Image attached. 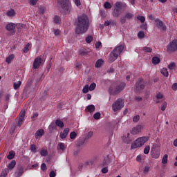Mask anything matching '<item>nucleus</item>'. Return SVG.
<instances>
[{"mask_svg": "<svg viewBox=\"0 0 177 177\" xmlns=\"http://www.w3.org/2000/svg\"><path fill=\"white\" fill-rule=\"evenodd\" d=\"M82 64L81 63H77L75 65V70H80Z\"/></svg>", "mask_w": 177, "mask_h": 177, "instance_id": "56", "label": "nucleus"}, {"mask_svg": "<svg viewBox=\"0 0 177 177\" xmlns=\"http://www.w3.org/2000/svg\"><path fill=\"white\" fill-rule=\"evenodd\" d=\"M28 48H30V44H28L25 46V47L24 48V53H27V52H28V50H29Z\"/></svg>", "mask_w": 177, "mask_h": 177, "instance_id": "49", "label": "nucleus"}, {"mask_svg": "<svg viewBox=\"0 0 177 177\" xmlns=\"http://www.w3.org/2000/svg\"><path fill=\"white\" fill-rule=\"evenodd\" d=\"M95 105L91 104L87 106V107L86 108V111H87V113H93L95 111Z\"/></svg>", "mask_w": 177, "mask_h": 177, "instance_id": "19", "label": "nucleus"}, {"mask_svg": "<svg viewBox=\"0 0 177 177\" xmlns=\"http://www.w3.org/2000/svg\"><path fill=\"white\" fill-rule=\"evenodd\" d=\"M39 0H30V3L32 6L37 5V2H38Z\"/></svg>", "mask_w": 177, "mask_h": 177, "instance_id": "54", "label": "nucleus"}, {"mask_svg": "<svg viewBox=\"0 0 177 177\" xmlns=\"http://www.w3.org/2000/svg\"><path fill=\"white\" fill-rule=\"evenodd\" d=\"M122 8H127V3L118 1L114 5V10L112 12L113 17H118L122 13Z\"/></svg>", "mask_w": 177, "mask_h": 177, "instance_id": "4", "label": "nucleus"}, {"mask_svg": "<svg viewBox=\"0 0 177 177\" xmlns=\"http://www.w3.org/2000/svg\"><path fill=\"white\" fill-rule=\"evenodd\" d=\"M143 124H137L136 127H133L131 130V133L132 135H139L143 131Z\"/></svg>", "mask_w": 177, "mask_h": 177, "instance_id": "9", "label": "nucleus"}, {"mask_svg": "<svg viewBox=\"0 0 177 177\" xmlns=\"http://www.w3.org/2000/svg\"><path fill=\"white\" fill-rule=\"evenodd\" d=\"M40 154L41 156H42V157H46V156H48V150L41 149Z\"/></svg>", "mask_w": 177, "mask_h": 177, "instance_id": "35", "label": "nucleus"}, {"mask_svg": "<svg viewBox=\"0 0 177 177\" xmlns=\"http://www.w3.org/2000/svg\"><path fill=\"white\" fill-rule=\"evenodd\" d=\"M154 24L156 27L160 29V31H165V30H167V26L164 24L162 21L159 19H155Z\"/></svg>", "mask_w": 177, "mask_h": 177, "instance_id": "10", "label": "nucleus"}, {"mask_svg": "<svg viewBox=\"0 0 177 177\" xmlns=\"http://www.w3.org/2000/svg\"><path fill=\"white\" fill-rule=\"evenodd\" d=\"M15 15L16 12H15V10L13 9L9 10L6 13V15L8 16V17H13Z\"/></svg>", "mask_w": 177, "mask_h": 177, "instance_id": "21", "label": "nucleus"}, {"mask_svg": "<svg viewBox=\"0 0 177 177\" xmlns=\"http://www.w3.org/2000/svg\"><path fill=\"white\" fill-rule=\"evenodd\" d=\"M95 161H96V158H94L93 159H91L90 160L86 162V165H93V162H95Z\"/></svg>", "mask_w": 177, "mask_h": 177, "instance_id": "40", "label": "nucleus"}, {"mask_svg": "<svg viewBox=\"0 0 177 177\" xmlns=\"http://www.w3.org/2000/svg\"><path fill=\"white\" fill-rule=\"evenodd\" d=\"M17 25L14 23H10L6 26V30L10 31V32H15V30L16 29V26Z\"/></svg>", "mask_w": 177, "mask_h": 177, "instance_id": "13", "label": "nucleus"}, {"mask_svg": "<svg viewBox=\"0 0 177 177\" xmlns=\"http://www.w3.org/2000/svg\"><path fill=\"white\" fill-rule=\"evenodd\" d=\"M124 50V44H118L115 48L111 51L109 57V62L113 63L118 59V56L121 55Z\"/></svg>", "mask_w": 177, "mask_h": 177, "instance_id": "2", "label": "nucleus"}, {"mask_svg": "<svg viewBox=\"0 0 177 177\" xmlns=\"http://www.w3.org/2000/svg\"><path fill=\"white\" fill-rule=\"evenodd\" d=\"M171 88L173 91H177V83H174L171 86Z\"/></svg>", "mask_w": 177, "mask_h": 177, "instance_id": "59", "label": "nucleus"}, {"mask_svg": "<svg viewBox=\"0 0 177 177\" xmlns=\"http://www.w3.org/2000/svg\"><path fill=\"white\" fill-rule=\"evenodd\" d=\"M162 164H168V154H165L162 158Z\"/></svg>", "mask_w": 177, "mask_h": 177, "instance_id": "28", "label": "nucleus"}, {"mask_svg": "<svg viewBox=\"0 0 177 177\" xmlns=\"http://www.w3.org/2000/svg\"><path fill=\"white\" fill-rule=\"evenodd\" d=\"M150 171V167L149 166H145L144 169V174H147Z\"/></svg>", "mask_w": 177, "mask_h": 177, "instance_id": "57", "label": "nucleus"}, {"mask_svg": "<svg viewBox=\"0 0 177 177\" xmlns=\"http://www.w3.org/2000/svg\"><path fill=\"white\" fill-rule=\"evenodd\" d=\"M30 150L33 153H36V151H37V147L35 145H31Z\"/></svg>", "mask_w": 177, "mask_h": 177, "instance_id": "53", "label": "nucleus"}, {"mask_svg": "<svg viewBox=\"0 0 177 177\" xmlns=\"http://www.w3.org/2000/svg\"><path fill=\"white\" fill-rule=\"evenodd\" d=\"M125 88V83L124 82H115L113 83L109 88V93L110 95H118Z\"/></svg>", "mask_w": 177, "mask_h": 177, "instance_id": "3", "label": "nucleus"}, {"mask_svg": "<svg viewBox=\"0 0 177 177\" xmlns=\"http://www.w3.org/2000/svg\"><path fill=\"white\" fill-rule=\"evenodd\" d=\"M164 97V95L161 93H158L156 94V99H162Z\"/></svg>", "mask_w": 177, "mask_h": 177, "instance_id": "52", "label": "nucleus"}, {"mask_svg": "<svg viewBox=\"0 0 177 177\" xmlns=\"http://www.w3.org/2000/svg\"><path fill=\"white\" fill-rule=\"evenodd\" d=\"M55 124L57 127H59V128H63V127H64V124L63 123V122L60 120H57L55 122Z\"/></svg>", "mask_w": 177, "mask_h": 177, "instance_id": "29", "label": "nucleus"}, {"mask_svg": "<svg viewBox=\"0 0 177 177\" xmlns=\"http://www.w3.org/2000/svg\"><path fill=\"white\" fill-rule=\"evenodd\" d=\"M150 153V146L147 145L144 149V153L149 154Z\"/></svg>", "mask_w": 177, "mask_h": 177, "instance_id": "38", "label": "nucleus"}, {"mask_svg": "<svg viewBox=\"0 0 177 177\" xmlns=\"http://www.w3.org/2000/svg\"><path fill=\"white\" fill-rule=\"evenodd\" d=\"M89 28V19L86 15H82L78 17L77 27H76V34H85Z\"/></svg>", "mask_w": 177, "mask_h": 177, "instance_id": "1", "label": "nucleus"}, {"mask_svg": "<svg viewBox=\"0 0 177 177\" xmlns=\"http://www.w3.org/2000/svg\"><path fill=\"white\" fill-rule=\"evenodd\" d=\"M126 19H127L128 20H130V19H132V17H133V14L131 13V12H127L125 15Z\"/></svg>", "mask_w": 177, "mask_h": 177, "instance_id": "37", "label": "nucleus"}, {"mask_svg": "<svg viewBox=\"0 0 177 177\" xmlns=\"http://www.w3.org/2000/svg\"><path fill=\"white\" fill-rule=\"evenodd\" d=\"M143 50L147 53H151V52H153V49H151L150 47H144Z\"/></svg>", "mask_w": 177, "mask_h": 177, "instance_id": "34", "label": "nucleus"}, {"mask_svg": "<svg viewBox=\"0 0 177 177\" xmlns=\"http://www.w3.org/2000/svg\"><path fill=\"white\" fill-rule=\"evenodd\" d=\"M41 63H42V58H41V57H37L33 62V68H39Z\"/></svg>", "mask_w": 177, "mask_h": 177, "instance_id": "12", "label": "nucleus"}, {"mask_svg": "<svg viewBox=\"0 0 177 177\" xmlns=\"http://www.w3.org/2000/svg\"><path fill=\"white\" fill-rule=\"evenodd\" d=\"M122 140L124 143L129 145L132 142V138H131V134L127 133L124 136L122 137Z\"/></svg>", "mask_w": 177, "mask_h": 177, "instance_id": "14", "label": "nucleus"}, {"mask_svg": "<svg viewBox=\"0 0 177 177\" xmlns=\"http://www.w3.org/2000/svg\"><path fill=\"white\" fill-rule=\"evenodd\" d=\"M104 63V61L102 59H98L96 63H95V67L97 68H99V67H101L102 66V64H103Z\"/></svg>", "mask_w": 177, "mask_h": 177, "instance_id": "27", "label": "nucleus"}, {"mask_svg": "<svg viewBox=\"0 0 177 177\" xmlns=\"http://www.w3.org/2000/svg\"><path fill=\"white\" fill-rule=\"evenodd\" d=\"M21 85V82L20 81L15 82L14 83V89H19V88H20Z\"/></svg>", "mask_w": 177, "mask_h": 177, "instance_id": "32", "label": "nucleus"}, {"mask_svg": "<svg viewBox=\"0 0 177 177\" xmlns=\"http://www.w3.org/2000/svg\"><path fill=\"white\" fill-rule=\"evenodd\" d=\"M24 117H26V111H22L19 116V120H18V124L17 126L18 127H21V125L23 124V121H24Z\"/></svg>", "mask_w": 177, "mask_h": 177, "instance_id": "11", "label": "nucleus"}, {"mask_svg": "<svg viewBox=\"0 0 177 177\" xmlns=\"http://www.w3.org/2000/svg\"><path fill=\"white\" fill-rule=\"evenodd\" d=\"M50 177H55V176H56V173H55V171H51L50 172Z\"/></svg>", "mask_w": 177, "mask_h": 177, "instance_id": "64", "label": "nucleus"}, {"mask_svg": "<svg viewBox=\"0 0 177 177\" xmlns=\"http://www.w3.org/2000/svg\"><path fill=\"white\" fill-rule=\"evenodd\" d=\"M176 66V64H175V62H172L168 65V68H169V70H174V68H175Z\"/></svg>", "mask_w": 177, "mask_h": 177, "instance_id": "36", "label": "nucleus"}, {"mask_svg": "<svg viewBox=\"0 0 177 177\" xmlns=\"http://www.w3.org/2000/svg\"><path fill=\"white\" fill-rule=\"evenodd\" d=\"M109 162H110V160H109V156H106L104 158V165H106L109 164Z\"/></svg>", "mask_w": 177, "mask_h": 177, "instance_id": "58", "label": "nucleus"}, {"mask_svg": "<svg viewBox=\"0 0 177 177\" xmlns=\"http://www.w3.org/2000/svg\"><path fill=\"white\" fill-rule=\"evenodd\" d=\"M138 37L140 38V39H142V38H145V32L143 31H140L138 33Z\"/></svg>", "mask_w": 177, "mask_h": 177, "instance_id": "39", "label": "nucleus"}, {"mask_svg": "<svg viewBox=\"0 0 177 177\" xmlns=\"http://www.w3.org/2000/svg\"><path fill=\"white\" fill-rule=\"evenodd\" d=\"M88 88L91 92H92V91H95V89H96V83H92L88 86Z\"/></svg>", "mask_w": 177, "mask_h": 177, "instance_id": "30", "label": "nucleus"}, {"mask_svg": "<svg viewBox=\"0 0 177 177\" xmlns=\"http://www.w3.org/2000/svg\"><path fill=\"white\" fill-rule=\"evenodd\" d=\"M149 141V137L142 136L137 138L135 142L131 144V149H138V147H142V146L145 145L146 142Z\"/></svg>", "mask_w": 177, "mask_h": 177, "instance_id": "6", "label": "nucleus"}, {"mask_svg": "<svg viewBox=\"0 0 177 177\" xmlns=\"http://www.w3.org/2000/svg\"><path fill=\"white\" fill-rule=\"evenodd\" d=\"M161 150L160 149H155L151 151V157L152 158H155L157 160V158H160V153Z\"/></svg>", "mask_w": 177, "mask_h": 177, "instance_id": "17", "label": "nucleus"}, {"mask_svg": "<svg viewBox=\"0 0 177 177\" xmlns=\"http://www.w3.org/2000/svg\"><path fill=\"white\" fill-rule=\"evenodd\" d=\"M167 106H168V104L167 103V102H163L160 106L162 111H165V109H167Z\"/></svg>", "mask_w": 177, "mask_h": 177, "instance_id": "33", "label": "nucleus"}, {"mask_svg": "<svg viewBox=\"0 0 177 177\" xmlns=\"http://www.w3.org/2000/svg\"><path fill=\"white\" fill-rule=\"evenodd\" d=\"M125 21H127V17H125V16L124 17H122L120 18V23L122 24H124Z\"/></svg>", "mask_w": 177, "mask_h": 177, "instance_id": "51", "label": "nucleus"}, {"mask_svg": "<svg viewBox=\"0 0 177 177\" xmlns=\"http://www.w3.org/2000/svg\"><path fill=\"white\" fill-rule=\"evenodd\" d=\"M140 120V116L139 115H136L133 118V122H138Z\"/></svg>", "mask_w": 177, "mask_h": 177, "instance_id": "46", "label": "nucleus"}, {"mask_svg": "<svg viewBox=\"0 0 177 177\" xmlns=\"http://www.w3.org/2000/svg\"><path fill=\"white\" fill-rule=\"evenodd\" d=\"M137 19L138 20H140V21H141L142 23H145V21H146V18H145V17L143 16H138Z\"/></svg>", "mask_w": 177, "mask_h": 177, "instance_id": "41", "label": "nucleus"}, {"mask_svg": "<svg viewBox=\"0 0 177 177\" xmlns=\"http://www.w3.org/2000/svg\"><path fill=\"white\" fill-rule=\"evenodd\" d=\"M61 5V8L62 9V13L64 15H70L71 13V3L68 0H62L61 1H58Z\"/></svg>", "mask_w": 177, "mask_h": 177, "instance_id": "5", "label": "nucleus"}, {"mask_svg": "<svg viewBox=\"0 0 177 177\" xmlns=\"http://www.w3.org/2000/svg\"><path fill=\"white\" fill-rule=\"evenodd\" d=\"M124 103H125V101H124L123 99L122 98L118 99L111 105L113 111H114V113H117V111H120V110L124 108Z\"/></svg>", "mask_w": 177, "mask_h": 177, "instance_id": "7", "label": "nucleus"}, {"mask_svg": "<svg viewBox=\"0 0 177 177\" xmlns=\"http://www.w3.org/2000/svg\"><path fill=\"white\" fill-rule=\"evenodd\" d=\"M66 144L63 142L58 143V149H59V150H62V151H64L66 150Z\"/></svg>", "mask_w": 177, "mask_h": 177, "instance_id": "22", "label": "nucleus"}, {"mask_svg": "<svg viewBox=\"0 0 177 177\" xmlns=\"http://www.w3.org/2000/svg\"><path fill=\"white\" fill-rule=\"evenodd\" d=\"M101 45H102V43L100 41H98L95 44V46L96 49H99V48H100Z\"/></svg>", "mask_w": 177, "mask_h": 177, "instance_id": "62", "label": "nucleus"}, {"mask_svg": "<svg viewBox=\"0 0 177 177\" xmlns=\"http://www.w3.org/2000/svg\"><path fill=\"white\" fill-rule=\"evenodd\" d=\"M82 92L83 93H88L89 92V85L86 84L82 89Z\"/></svg>", "mask_w": 177, "mask_h": 177, "instance_id": "31", "label": "nucleus"}, {"mask_svg": "<svg viewBox=\"0 0 177 177\" xmlns=\"http://www.w3.org/2000/svg\"><path fill=\"white\" fill-rule=\"evenodd\" d=\"M15 59V55L13 54L10 55L8 57H6V62L8 64H10L13 59Z\"/></svg>", "mask_w": 177, "mask_h": 177, "instance_id": "20", "label": "nucleus"}, {"mask_svg": "<svg viewBox=\"0 0 177 177\" xmlns=\"http://www.w3.org/2000/svg\"><path fill=\"white\" fill-rule=\"evenodd\" d=\"M92 136H93V132L89 131L86 136V139H90Z\"/></svg>", "mask_w": 177, "mask_h": 177, "instance_id": "50", "label": "nucleus"}, {"mask_svg": "<svg viewBox=\"0 0 177 177\" xmlns=\"http://www.w3.org/2000/svg\"><path fill=\"white\" fill-rule=\"evenodd\" d=\"M69 132H70V129L66 128L63 131L60 133L59 138H61V139L62 140L66 139Z\"/></svg>", "mask_w": 177, "mask_h": 177, "instance_id": "16", "label": "nucleus"}, {"mask_svg": "<svg viewBox=\"0 0 177 177\" xmlns=\"http://www.w3.org/2000/svg\"><path fill=\"white\" fill-rule=\"evenodd\" d=\"M160 62H161V59H160V57H152V63L153 64H159Z\"/></svg>", "mask_w": 177, "mask_h": 177, "instance_id": "23", "label": "nucleus"}, {"mask_svg": "<svg viewBox=\"0 0 177 177\" xmlns=\"http://www.w3.org/2000/svg\"><path fill=\"white\" fill-rule=\"evenodd\" d=\"M161 74L164 75V77H168L169 73H168V70L166 68H162L160 71Z\"/></svg>", "mask_w": 177, "mask_h": 177, "instance_id": "24", "label": "nucleus"}, {"mask_svg": "<svg viewBox=\"0 0 177 177\" xmlns=\"http://www.w3.org/2000/svg\"><path fill=\"white\" fill-rule=\"evenodd\" d=\"M136 86L138 91H142V89H145V82H143V80H140V81L136 83Z\"/></svg>", "mask_w": 177, "mask_h": 177, "instance_id": "15", "label": "nucleus"}, {"mask_svg": "<svg viewBox=\"0 0 177 177\" xmlns=\"http://www.w3.org/2000/svg\"><path fill=\"white\" fill-rule=\"evenodd\" d=\"M54 34L55 35H59V34H60V30L59 29H55Z\"/></svg>", "mask_w": 177, "mask_h": 177, "instance_id": "63", "label": "nucleus"}, {"mask_svg": "<svg viewBox=\"0 0 177 177\" xmlns=\"http://www.w3.org/2000/svg\"><path fill=\"white\" fill-rule=\"evenodd\" d=\"M16 155V153H15V151H11L9 152V154L7 156V158L8 160H13V158H15V156Z\"/></svg>", "mask_w": 177, "mask_h": 177, "instance_id": "25", "label": "nucleus"}, {"mask_svg": "<svg viewBox=\"0 0 177 177\" xmlns=\"http://www.w3.org/2000/svg\"><path fill=\"white\" fill-rule=\"evenodd\" d=\"M75 4L76 6H81V1L80 0H75Z\"/></svg>", "mask_w": 177, "mask_h": 177, "instance_id": "61", "label": "nucleus"}, {"mask_svg": "<svg viewBox=\"0 0 177 177\" xmlns=\"http://www.w3.org/2000/svg\"><path fill=\"white\" fill-rule=\"evenodd\" d=\"M105 9H111V4L109 2H105L104 4Z\"/></svg>", "mask_w": 177, "mask_h": 177, "instance_id": "43", "label": "nucleus"}, {"mask_svg": "<svg viewBox=\"0 0 177 177\" xmlns=\"http://www.w3.org/2000/svg\"><path fill=\"white\" fill-rule=\"evenodd\" d=\"M91 41H93V37L92 36H88L86 38V42L87 44H91Z\"/></svg>", "mask_w": 177, "mask_h": 177, "instance_id": "44", "label": "nucleus"}, {"mask_svg": "<svg viewBox=\"0 0 177 177\" xmlns=\"http://www.w3.org/2000/svg\"><path fill=\"white\" fill-rule=\"evenodd\" d=\"M75 138H77V133H75V131L71 132L70 138L71 139H75Z\"/></svg>", "mask_w": 177, "mask_h": 177, "instance_id": "42", "label": "nucleus"}, {"mask_svg": "<svg viewBox=\"0 0 177 177\" xmlns=\"http://www.w3.org/2000/svg\"><path fill=\"white\" fill-rule=\"evenodd\" d=\"M41 169L42 171H46V165L45 163H42L41 165Z\"/></svg>", "mask_w": 177, "mask_h": 177, "instance_id": "60", "label": "nucleus"}, {"mask_svg": "<svg viewBox=\"0 0 177 177\" xmlns=\"http://www.w3.org/2000/svg\"><path fill=\"white\" fill-rule=\"evenodd\" d=\"M16 167V160H12L11 162L8 165V169H13Z\"/></svg>", "mask_w": 177, "mask_h": 177, "instance_id": "26", "label": "nucleus"}, {"mask_svg": "<svg viewBox=\"0 0 177 177\" xmlns=\"http://www.w3.org/2000/svg\"><path fill=\"white\" fill-rule=\"evenodd\" d=\"M54 22L56 24H59V23H60V17L59 16H55V17H54Z\"/></svg>", "mask_w": 177, "mask_h": 177, "instance_id": "45", "label": "nucleus"}, {"mask_svg": "<svg viewBox=\"0 0 177 177\" xmlns=\"http://www.w3.org/2000/svg\"><path fill=\"white\" fill-rule=\"evenodd\" d=\"M44 135V129H39L36 131L35 136L36 139H39Z\"/></svg>", "mask_w": 177, "mask_h": 177, "instance_id": "18", "label": "nucleus"}, {"mask_svg": "<svg viewBox=\"0 0 177 177\" xmlns=\"http://www.w3.org/2000/svg\"><path fill=\"white\" fill-rule=\"evenodd\" d=\"M102 174H107L109 172V169L107 167H104L101 170Z\"/></svg>", "mask_w": 177, "mask_h": 177, "instance_id": "55", "label": "nucleus"}, {"mask_svg": "<svg viewBox=\"0 0 177 177\" xmlns=\"http://www.w3.org/2000/svg\"><path fill=\"white\" fill-rule=\"evenodd\" d=\"M45 10H46V8L45 7H44V6H40V7L39 8V13L44 14V13H45Z\"/></svg>", "mask_w": 177, "mask_h": 177, "instance_id": "47", "label": "nucleus"}, {"mask_svg": "<svg viewBox=\"0 0 177 177\" xmlns=\"http://www.w3.org/2000/svg\"><path fill=\"white\" fill-rule=\"evenodd\" d=\"M94 120H99L100 118V113L97 112L93 115Z\"/></svg>", "mask_w": 177, "mask_h": 177, "instance_id": "48", "label": "nucleus"}, {"mask_svg": "<svg viewBox=\"0 0 177 177\" xmlns=\"http://www.w3.org/2000/svg\"><path fill=\"white\" fill-rule=\"evenodd\" d=\"M167 50L169 53L175 52L177 50V40L174 39L171 41L167 46Z\"/></svg>", "mask_w": 177, "mask_h": 177, "instance_id": "8", "label": "nucleus"}]
</instances>
